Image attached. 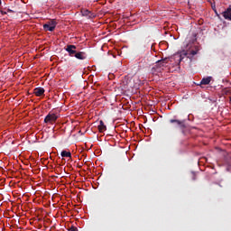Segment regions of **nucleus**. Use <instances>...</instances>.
<instances>
[{
  "label": "nucleus",
  "mask_w": 231,
  "mask_h": 231,
  "mask_svg": "<svg viewBox=\"0 0 231 231\" xmlns=\"http://www.w3.org/2000/svg\"><path fill=\"white\" fill-rule=\"evenodd\" d=\"M180 62H181V59H180Z\"/></svg>",
  "instance_id": "obj_19"
},
{
  "label": "nucleus",
  "mask_w": 231,
  "mask_h": 231,
  "mask_svg": "<svg viewBox=\"0 0 231 231\" xmlns=\"http://www.w3.org/2000/svg\"><path fill=\"white\" fill-rule=\"evenodd\" d=\"M229 102H231V97H229Z\"/></svg>",
  "instance_id": "obj_18"
},
{
  "label": "nucleus",
  "mask_w": 231,
  "mask_h": 231,
  "mask_svg": "<svg viewBox=\"0 0 231 231\" xmlns=\"http://www.w3.org/2000/svg\"><path fill=\"white\" fill-rule=\"evenodd\" d=\"M58 118H59V116L57 115L49 113L44 118V123L45 124H55L57 122Z\"/></svg>",
  "instance_id": "obj_1"
},
{
  "label": "nucleus",
  "mask_w": 231,
  "mask_h": 231,
  "mask_svg": "<svg viewBox=\"0 0 231 231\" xmlns=\"http://www.w3.org/2000/svg\"><path fill=\"white\" fill-rule=\"evenodd\" d=\"M45 24H49V26H54V28H57V20L52 19V20L47 22Z\"/></svg>",
  "instance_id": "obj_12"
},
{
  "label": "nucleus",
  "mask_w": 231,
  "mask_h": 231,
  "mask_svg": "<svg viewBox=\"0 0 231 231\" xmlns=\"http://www.w3.org/2000/svg\"><path fill=\"white\" fill-rule=\"evenodd\" d=\"M166 62H167V59L160 60L157 61V66H160V68H162L165 66Z\"/></svg>",
  "instance_id": "obj_13"
},
{
  "label": "nucleus",
  "mask_w": 231,
  "mask_h": 231,
  "mask_svg": "<svg viewBox=\"0 0 231 231\" xmlns=\"http://www.w3.org/2000/svg\"><path fill=\"white\" fill-rule=\"evenodd\" d=\"M44 88H36L33 89V93L36 97H42L44 95Z\"/></svg>",
  "instance_id": "obj_5"
},
{
  "label": "nucleus",
  "mask_w": 231,
  "mask_h": 231,
  "mask_svg": "<svg viewBox=\"0 0 231 231\" xmlns=\"http://www.w3.org/2000/svg\"><path fill=\"white\" fill-rule=\"evenodd\" d=\"M212 81V77L203 78L198 86H208Z\"/></svg>",
  "instance_id": "obj_4"
},
{
  "label": "nucleus",
  "mask_w": 231,
  "mask_h": 231,
  "mask_svg": "<svg viewBox=\"0 0 231 231\" xmlns=\"http://www.w3.org/2000/svg\"><path fill=\"white\" fill-rule=\"evenodd\" d=\"M224 19H227L231 21V6H229L224 13H223Z\"/></svg>",
  "instance_id": "obj_6"
},
{
  "label": "nucleus",
  "mask_w": 231,
  "mask_h": 231,
  "mask_svg": "<svg viewBox=\"0 0 231 231\" xmlns=\"http://www.w3.org/2000/svg\"><path fill=\"white\" fill-rule=\"evenodd\" d=\"M74 57L77 58L79 60H85V59H88V54H86V52L84 51H78Z\"/></svg>",
  "instance_id": "obj_3"
},
{
  "label": "nucleus",
  "mask_w": 231,
  "mask_h": 231,
  "mask_svg": "<svg viewBox=\"0 0 231 231\" xmlns=\"http://www.w3.org/2000/svg\"><path fill=\"white\" fill-rule=\"evenodd\" d=\"M60 156L62 158H71V152L62 151Z\"/></svg>",
  "instance_id": "obj_11"
},
{
  "label": "nucleus",
  "mask_w": 231,
  "mask_h": 231,
  "mask_svg": "<svg viewBox=\"0 0 231 231\" xmlns=\"http://www.w3.org/2000/svg\"><path fill=\"white\" fill-rule=\"evenodd\" d=\"M43 30L45 32H54L55 31V27H54V25L51 26L50 24L45 23V24H43Z\"/></svg>",
  "instance_id": "obj_10"
},
{
  "label": "nucleus",
  "mask_w": 231,
  "mask_h": 231,
  "mask_svg": "<svg viewBox=\"0 0 231 231\" xmlns=\"http://www.w3.org/2000/svg\"><path fill=\"white\" fill-rule=\"evenodd\" d=\"M171 124H177V125L180 126V129H185V124L178 119H171Z\"/></svg>",
  "instance_id": "obj_7"
},
{
  "label": "nucleus",
  "mask_w": 231,
  "mask_h": 231,
  "mask_svg": "<svg viewBox=\"0 0 231 231\" xmlns=\"http://www.w3.org/2000/svg\"><path fill=\"white\" fill-rule=\"evenodd\" d=\"M97 129L99 133H104V131L107 130V126H106V125L104 124V121L100 120Z\"/></svg>",
  "instance_id": "obj_8"
},
{
  "label": "nucleus",
  "mask_w": 231,
  "mask_h": 231,
  "mask_svg": "<svg viewBox=\"0 0 231 231\" xmlns=\"http://www.w3.org/2000/svg\"><path fill=\"white\" fill-rule=\"evenodd\" d=\"M7 13L15 14V11H14V10H12V9H7Z\"/></svg>",
  "instance_id": "obj_17"
},
{
  "label": "nucleus",
  "mask_w": 231,
  "mask_h": 231,
  "mask_svg": "<svg viewBox=\"0 0 231 231\" xmlns=\"http://www.w3.org/2000/svg\"><path fill=\"white\" fill-rule=\"evenodd\" d=\"M82 15H84L85 17H88V19L95 18V14L91 13V11L89 10L83 11Z\"/></svg>",
  "instance_id": "obj_9"
},
{
  "label": "nucleus",
  "mask_w": 231,
  "mask_h": 231,
  "mask_svg": "<svg viewBox=\"0 0 231 231\" xmlns=\"http://www.w3.org/2000/svg\"><path fill=\"white\" fill-rule=\"evenodd\" d=\"M0 14H2V15H6V14H8V12H6V11H0Z\"/></svg>",
  "instance_id": "obj_16"
},
{
  "label": "nucleus",
  "mask_w": 231,
  "mask_h": 231,
  "mask_svg": "<svg viewBox=\"0 0 231 231\" xmlns=\"http://www.w3.org/2000/svg\"><path fill=\"white\" fill-rule=\"evenodd\" d=\"M69 231H79V229L76 226H71L69 228Z\"/></svg>",
  "instance_id": "obj_14"
},
{
  "label": "nucleus",
  "mask_w": 231,
  "mask_h": 231,
  "mask_svg": "<svg viewBox=\"0 0 231 231\" xmlns=\"http://www.w3.org/2000/svg\"><path fill=\"white\" fill-rule=\"evenodd\" d=\"M190 55H198V51H190Z\"/></svg>",
  "instance_id": "obj_15"
},
{
  "label": "nucleus",
  "mask_w": 231,
  "mask_h": 231,
  "mask_svg": "<svg viewBox=\"0 0 231 231\" xmlns=\"http://www.w3.org/2000/svg\"><path fill=\"white\" fill-rule=\"evenodd\" d=\"M65 51L69 53V57H75V55H77V52L79 51L77 50V47L71 44L67 45Z\"/></svg>",
  "instance_id": "obj_2"
},
{
  "label": "nucleus",
  "mask_w": 231,
  "mask_h": 231,
  "mask_svg": "<svg viewBox=\"0 0 231 231\" xmlns=\"http://www.w3.org/2000/svg\"><path fill=\"white\" fill-rule=\"evenodd\" d=\"M0 5H1V0H0Z\"/></svg>",
  "instance_id": "obj_20"
}]
</instances>
